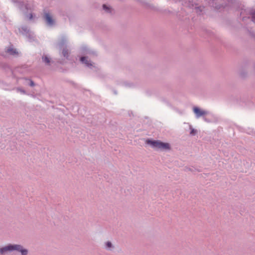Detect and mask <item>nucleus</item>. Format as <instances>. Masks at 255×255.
<instances>
[{
    "label": "nucleus",
    "instance_id": "2eb2a0df",
    "mask_svg": "<svg viewBox=\"0 0 255 255\" xmlns=\"http://www.w3.org/2000/svg\"><path fill=\"white\" fill-rule=\"evenodd\" d=\"M67 41L65 38H62L60 41L58 43V46L60 48H63L65 46H67Z\"/></svg>",
    "mask_w": 255,
    "mask_h": 255
},
{
    "label": "nucleus",
    "instance_id": "a878e982",
    "mask_svg": "<svg viewBox=\"0 0 255 255\" xmlns=\"http://www.w3.org/2000/svg\"><path fill=\"white\" fill-rule=\"evenodd\" d=\"M252 36H253L254 37H255V33H253L252 34Z\"/></svg>",
    "mask_w": 255,
    "mask_h": 255
},
{
    "label": "nucleus",
    "instance_id": "39448f33",
    "mask_svg": "<svg viewBox=\"0 0 255 255\" xmlns=\"http://www.w3.org/2000/svg\"><path fill=\"white\" fill-rule=\"evenodd\" d=\"M19 31L29 40L34 41L35 38L34 33L27 26H22L19 28Z\"/></svg>",
    "mask_w": 255,
    "mask_h": 255
},
{
    "label": "nucleus",
    "instance_id": "5701e85b",
    "mask_svg": "<svg viewBox=\"0 0 255 255\" xmlns=\"http://www.w3.org/2000/svg\"><path fill=\"white\" fill-rule=\"evenodd\" d=\"M252 19L251 21L255 22V11L251 13Z\"/></svg>",
    "mask_w": 255,
    "mask_h": 255
},
{
    "label": "nucleus",
    "instance_id": "6e6552de",
    "mask_svg": "<svg viewBox=\"0 0 255 255\" xmlns=\"http://www.w3.org/2000/svg\"><path fill=\"white\" fill-rule=\"evenodd\" d=\"M41 60L46 66H51V64L54 63L50 57L44 54L42 56Z\"/></svg>",
    "mask_w": 255,
    "mask_h": 255
},
{
    "label": "nucleus",
    "instance_id": "c85d7f7f",
    "mask_svg": "<svg viewBox=\"0 0 255 255\" xmlns=\"http://www.w3.org/2000/svg\"><path fill=\"white\" fill-rule=\"evenodd\" d=\"M12 1L15 2L14 0H11Z\"/></svg>",
    "mask_w": 255,
    "mask_h": 255
},
{
    "label": "nucleus",
    "instance_id": "4be33fe9",
    "mask_svg": "<svg viewBox=\"0 0 255 255\" xmlns=\"http://www.w3.org/2000/svg\"><path fill=\"white\" fill-rule=\"evenodd\" d=\"M185 170L186 171H191V172H194V171L196 170V169L195 168H194L193 167H186L185 169Z\"/></svg>",
    "mask_w": 255,
    "mask_h": 255
},
{
    "label": "nucleus",
    "instance_id": "dca6fc26",
    "mask_svg": "<svg viewBox=\"0 0 255 255\" xmlns=\"http://www.w3.org/2000/svg\"><path fill=\"white\" fill-rule=\"evenodd\" d=\"M24 80V84L25 85L29 86L30 87H34L35 85V83L31 79L25 78Z\"/></svg>",
    "mask_w": 255,
    "mask_h": 255
},
{
    "label": "nucleus",
    "instance_id": "412c9836",
    "mask_svg": "<svg viewBox=\"0 0 255 255\" xmlns=\"http://www.w3.org/2000/svg\"><path fill=\"white\" fill-rule=\"evenodd\" d=\"M195 9L196 10V13L199 14H200L202 11V8L201 6H197V5H196L195 7Z\"/></svg>",
    "mask_w": 255,
    "mask_h": 255
},
{
    "label": "nucleus",
    "instance_id": "f257e3e1",
    "mask_svg": "<svg viewBox=\"0 0 255 255\" xmlns=\"http://www.w3.org/2000/svg\"><path fill=\"white\" fill-rule=\"evenodd\" d=\"M17 7L21 11L26 19L28 20L33 19L32 9L27 0H17Z\"/></svg>",
    "mask_w": 255,
    "mask_h": 255
},
{
    "label": "nucleus",
    "instance_id": "6ab92c4d",
    "mask_svg": "<svg viewBox=\"0 0 255 255\" xmlns=\"http://www.w3.org/2000/svg\"><path fill=\"white\" fill-rule=\"evenodd\" d=\"M106 248L107 250H112L114 248V247L110 241H108L106 243Z\"/></svg>",
    "mask_w": 255,
    "mask_h": 255
},
{
    "label": "nucleus",
    "instance_id": "bb28decb",
    "mask_svg": "<svg viewBox=\"0 0 255 255\" xmlns=\"http://www.w3.org/2000/svg\"><path fill=\"white\" fill-rule=\"evenodd\" d=\"M1 55H2V56H5V54H4V53H3V54H1Z\"/></svg>",
    "mask_w": 255,
    "mask_h": 255
},
{
    "label": "nucleus",
    "instance_id": "ddd939ff",
    "mask_svg": "<svg viewBox=\"0 0 255 255\" xmlns=\"http://www.w3.org/2000/svg\"><path fill=\"white\" fill-rule=\"evenodd\" d=\"M247 68V66H245L244 67H242V68L241 69V70L239 72V74H240V76L241 77H242L243 78L246 77V76L247 75V72L246 71Z\"/></svg>",
    "mask_w": 255,
    "mask_h": 255
},
{
    "label": "nucleus",
    "instance_id": "b1692460",
    "mask_svg": "<svg viewBox=\"0 0 255 255\" xmlns=\"http://www.w3.org/2000/svg\"><path fill=\"white\" fill-rule=\"evenodd\" d=\"M17 91L21 92L22 94H26V91L22 89V88H17Z\"/></svg>",
    "mask_w": 255,
    "mask_h": 255
},
{
    "label": "nucleus",
    "instance_id": "4468645a",
    "mask_svg": "<svg viewBox=\"0 0 255 255\" xmlns=\"http://www.w3.org/2000/svg\"><path fill=\"white\" fill-rule=\"evenodd\" d=\"M69 54L70 52L67 46H65L62 49V54L66 59H68Z\"/></svg>",
    "mask_w": 255,
    "mask_h": 255
},
{
    "label": "nucleus",
    "instance_id": "f03ea898",
    "mask_svg": "<svg viewBox=\"0 0 255 255\" xmlns=\"http://www.w3.org/2000/svg\"><path fill=\"white\" fill-rule=\"evenodd\" d=\"M146 143L149 144L153 148H156L162 150H170V145L167 142H163L159 140H152L147 139Z\"/></svg>",
    "mask_w": 255,
    "mask_h": 255
},
{
    "label": "nucleus",
    "instance_id": "423d86ee",
    "mask_svg": "<svg viewBox=\"0 0 255 255\" xmlns=\"http://www.w3.org/2000/svg\"><path fill=\"white\" fill-rule=\"evenodd\" d=\"M198 0H175V2H181L182 4L190 8L197 5V1Z\"/></svg>",
    "mask_w": 255,
    "mask_h": 255
},
{
    "label": "nucleus",
    "instance_id": "1a4fd4ad",
    "mask_svg": "<svg viewBox=\"0 0 255 255\" xmlns=\"http://www.w3.org/2000/svg\"><path fill=\"white\" fill-rule=\"evenodd\" d=\"M17 253H19L20 255H27L28 250L21 245H17Z\"/></svg>",
    "mask_w": 255,
    "mask_h": 255
},
{
    "label": "nucleus",
    "instance_id": "c756f323",
    "mask_svg": "<svg viewBox=\"0 0 255 255\" xmlns=\"http://www.w3.org/2000/svg\"><path fill=\"white\" fill-rule=\"evenodd\" d=\"M254 68H255V64L254 65Z\"/></svg>",
    "mask_w": 255,
    "mask_h": 255
},
{
    "label": "nucleus",
    "instance_id": "f3484780",
    "mask_svg": "<svg viewBox=\"0 0 255 255\" xmlns=\"http://www.w3.org/2000/svg\"><path fill=\"white\" fill-rule=\"evenodd\" d=\"M5 52L10 55H14L16 54V49L9 47L5 49Z\"/></svg>",
    "mask_w": 255,
    "mask_h": 255
},
{
    "label": "nucleus",
    "instance_id": "9b49d317",
    "mask_svg": "<svg viewBox=\"0 0 255 255\" xmlns=\"http://www.w3.org/2000/svg\"><path fill=\"white\" fill-rule=\"evenodd\" d=\"M103 10L107 13L112 14L114 13V9L112 7L106 4H104L102 6Z\"/></svg>",
    "mask_w": 255,
    "mask_h": 255
},
{
    "label": "nucleus",
    "instance_id": "9d476101",
    "mask_svg": "<svg viewBox=\"0 0 255 255\" xmlns=\"http://www.w3.org/2000/svg\"><path fill=\"white\" fill-rule=\"evenodd\" d=\"M80 61L81 63L85 64L86 66L88 67H91L93 66V65H92L91 61L88 60L87 56H81L80 58Z\"/></svg>",
    "mask_w": 255,
    "mask_h": 255
},
{
    "label": "nucleus",
    "instance_id": "0eeeda50",
    "mask_svg": "<svg viewBox=\"0 0 255 255\" xmlns=\"http://www.w3.org/2000/svg\"><path fill=\"white\" fill-rule=\"evenodd\" d=\"M193 112L196 115L197 118L207 114L208 112L205 111L201 110L199 108L195 107L193 108Z\"/></svg>",
    "mask_w": 255,
    "mask_h": 255
},
{
    "label": "nucleus",
    "instance_id": "393cba45",
    "mask_svg": "<svg viewBox=\"0 0 255 255\" xmlns=\"http://www.w3.org/2000/svg\"><path fill=\"white\" fill-rule=\"evenodd\" d=\"M204 120L205 121L207 122H210V121L208 120L207 118H204Z\"/></svg>",
    "mask_w": 255,
    "mask_h": 255
},
{
    "label": "nucleus",
    "instance_id": "20e7f679",
    "mask_svg": "<svg viewBox=\"0 0 255 255\" xmlns=\"http://www.w3.org/2000/svg\"><path fill=\"white\" fill-rule=\"evenodd\" d=\"M42 18L48 26L53 27L56 25V21L50 12L44 11Z\"/></svg>",
    "mask_w": 255,
    "mask_h": 255
},
{
    "label": "nucleus",
    "instance_id": "a211bd4d",
    "mask_svg": "<svg viewBox=\"0 0 255 255\" xmlns=\"http://www.w3.org/2000/svg\"><path fill=\"white\" fill-rule=\"evenodd\" d=\"M147 8L155 10V7L151 3H148L144 1H140Z\"/></svg>",
    "mask_w": 255,
    "mask_h": 255
},
{
    "label": "nucleus",
    "instance_id": "cd10ccee",
    "mask_svg": "<svg viewBox=\"0 0 255 255\" xmlns=\"http://www.w3.org/2000/svg\"><path fill=\"white\" fill-rule=\"evenodd\" d=\"M16 54H17V55H18V52H17H17H16Z\"/></svg>",
    "mask_w": 255,
    "mask_h": 255
},
{
    "label": "nucleus",
    "instance_id": "aec40b11",
    "mask_svg": "<svg viewBox=\"0 0 255 255\" xmlns=\"http://www.w3.org/2000/svg\"><path fill=\"white\" fill-rule=\"evenodd\" d=\"M190 128L191 129L190 134L192 136L195 135L197 133V130L193 128L191 126H190Z\"/></svg>",
    "mask_w": 255,
    "mask_h": 255
},
{
    "label": "nucleus",
    "instance_id": "7ed1b4c3",
    "mask_svg": "<svg viewBox=\"0 0 255 255\" xmlns=\"http://www.w3.org/2000/svg\"><path fill=\"white\" fill-rule=\"evenodd\" d=\"M16 251V244H8L0 247V255H10Z\"/></svg>",
    "mask_w": 255,
    "mask_h": 255
},
{
    "label": "nucleus",
    "instance_id": "f8f14e48",
    "mask_svg": "<svg viewBox=\"0 0 255 255\" xmlns=\"http://www.w3.org/2000/svg\"><path fill=\"white\" fill-rule=\"evenodd\" d=\"M83 54H89L93 56H97V53L95 51H92L90 49L84 48L82 49V52Z\"/></svg>",
    "mask_w": 255,
    "mask_h": 255
}]
</instances>
